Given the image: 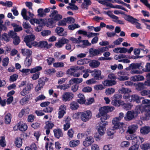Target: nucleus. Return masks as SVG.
Listing matches in <instances>:
<instances>
[{
    "label": "nucleus",
    "mask_w": 150,
    "mask_h": 150,
    "mask_svg": "<svg viewBox=\"0 0 150 150\" xmlns=\"http://www.w3.org/2000/svg\"><path fill=\"white\" fill-rule=\"evenodd\" d=\"M138 128V126L137 125H132L128 127L127 132L130 134H132L136 132Z\"/></svg>",
    "instance_id": "obj_22"
},
{
    "label": "nucleus",
    "mask_w": 150,
    "mask_h": 150,
    "mask_svg": "<svg viewBox=\"0 0 150 150\" xmlns=\"http://www.w3.org/2000/svg\"><path fill=\"white\" fill-rule=\"evenodd\" d=\"M101 71L98 69H95L91 71V76L96 80L101 79L103 78V76L101 75Z\"/></svg>",
    "instance_id": "obj_9"
},
{
    "label": "nucleus",
    "mask_w": 150,
    "mask_h": 150,
    "mask_svg": "<svg viewBox=\"0 0 150 150\" xmlns=\"http://www.w3.org/2000/svg\"><path fill=\"white\" fill-rule=\"evenodd\" d=\"M69 42V40L67 39H59L57 42H56L55 46L57 48H61L64 45V44L67 43Z\"/></svg>",
    "instance_id": "obj_15"
},
{
    "label": "nucleus",
    "mask_w": 150,
    "mask_h": 150,
    "mask_svg": "<svg viewBox=\"0 0 150 150\" xmlns=\"http://www.w3.org/2000/svg\"><path fill=\"white\" fill-rule=\"evenodd\" d=\"M124 18L127 21L135 25L137 28L138 29L142 28L141 27V24L138 22L139 20L136 18H134L132 16L128 15H125Z\"/></svg>",
    "instance_id": "obj_5"
},
{
    "label": "nucleus",
    "mask_w": 150,
    "mask_h": 150,
    "mask_svg": "<svg viewBox=\"0 0 150 150\" xmlns=\"http://www.w3.org/2000/svg\"><path fill=\"white\" fill-rule=\"evenodd\" d=\"M70 120V118L69 117H67L65 120L66 124L64 125V130H67L70 127V125L69 122Z\"/></svg>",
    "instance_id": "obj_38"
},
{
    "label": "nucleus",
    "mask_w": 150,
    "mask_h": 150,
    "mask_svg": "<svg viewBox=\"0 0 150 150\" xmlns=\"http://www.w3.org/2000/svg\"><path fill=\"white\" fill-rule=\"evenodd\" d=\"M84 67H81L79 68H70L67 70V73L74 77H79L81 74L79 71H78V70H81Z\"/></svg>",
    "instance_id": "obj_6"
},
{
    "label": "nucleus",
    "mask_w": 150,
    "mask_h": 150,
    "mask_svg": "<svg viewBox=\"0 0 150 150\" xmlns=\"http://www.w3.org/2000/svg\"><path fill=\"white\" fill-rule=\"evenodd\" d=\"M69 39L73 43L79 44L81 42V36H79L77 39L74 38H71Z\"/></svg>",
    "instance_id": "obj_43"
},
{
    "label": "nucleus",
    "mask_w": 150,
    "mask_h": 150,
    "mask_svg": "<svg viewBox=\"0 0 150 150\" xmlns=\"http://www.w3.org/2000/svg\"><path fill=\"white\" fill-rule=\"evenodd\" d=\"M27 10L26 9H23L21 12V14L23 18L26 20H29L30 18L27 15Z\"/></svg>",
    "instance_id": "obj_41"
},
{
    "label": "nucleus",
    "mask_w": 150,
    "mask_h": 150,
    "mask_svg": "<svg viewBox=\"0 0 150 150\" xmlns=\"http://www.w3.org/2000/svg\"><path fill=\"white\" fill-rule=\"evenodd\" d=\"M9 34L12 38H13V43L15 45L19 44L20 42L19 37L17 35L16 33L13 31H10Z\"/></svg>",
    "instance_id": "obj_14"
},
{
    "label": "nucleus",
    "mask_w": 150,
    "mask_h": 150,
    "mask_svg": "<svg viewBox=\"0 0 150 150\" xmlns=\"http://www.w3.org/2000/svg\"><path fill=\"white\" fill-rule=\"evenodd\" d=\"M143 112H144V116L143 117L144 120H149L150 117V109H145Z\"/></svg>",
    "instance_id": "obj_35"
},
{
    "label": "nucleus",
    "mask_w": 150,
    "mask_h": 150,
    "mask_svg": "<svg viewBox=\"0 0 150 150\" xmlns=\"http://www.w3.org/2000/svg\"><path fill=\"white\" fill-rule=\"evenodd\" d=\"M103 84L104 86H110L116 84V81L114 80H105L103 82Z\"/></svg>",
    "instance_id": "obj_25"
},
{
    "label": "nucleus",
    "mask_w": 150,
    "mask_h": 150,
    "mask_svg": "<svg viewBox=\"0 0 150 150\" xmlns=\"http://www.w3.org/2000/svg\"><path fill=\"white\" fill-rule=\"evenodd\" d=\"M42 69V67L38 66L35 67L31 69L30 70V73H35L41 70Z\"/></svg>",
    "instance_id": "obj_52"
},
{
    "label": "nucleus",
    "mask_w": 150,
    "mask_h": 150,
    "mask_svg": "<svg viewBox=\"0 0 150 150\" xmlns=\"http://www.w3.org/2000/svg\"><path fill=\"white\" fill-rule=\"evenodd\" d=\"M100 64L99 62L96 60H93L89 63V66L93 68H96L99 67Z\"/></svg>",
    "instance_id": "obj_24"
},
{
    "label": "nucleus",
    "mask_w": 150,
    "mask_h": 150,
    "mask_svg": "<svg viewBox=\"0 0 150 150\" xmlns=\"http://www.w3.org/2000/svg\"><path fill=\"white\" fill-rule=\"evenodd\" d=\"M138 110H137V112L134 111H129L126 113L125 116L124 117V119L127 121H130L135 119L137 117L138 113Z\"/></svg>",
    "instance_id": "obj_7"
},
{
    "label": "nucleus",
    "mask_w": 150,
    "mask_h": 150,
    "mask_svg": "<svg viewBox=\"0 0 150 150\" xmlns=\"http://www.w3.org/2000/svg\"><path fill=\"white\" fill-rule=\"evenodd\" d=\"M120 120L117 117L114 118L112 120V123L114 125L113 129H117L121 128L124 124L123 122H120Z\"/></svg>",
    "instance_id": "obj_12"
},
{
    "label": "nucleus",
    "mask_w": 150,
    "mask_h": 150,
    "mask_svg": "<svg viewBox=\"0 0 150 150\" xmlns=\"http://www.w3.org/2000/svg\"><path fill=\"white\" fill-rule=\"evenodd\" d=\"M129 145V142L126 141L122 142L120 144V146L122 148H127L128 147Z\"/></svg>",
    "instance_id": "obj_48"
},
{
    "label": "nucleus",
    "mask_w": 150,
    "mask_h": 150,
    "mask_svg": "<svg viewBox=\"0 0 150 150\" xmlns=\"http://www.w3.org/2000/svg\"><path fill=\"white\" fill-rule=\"evenodd\" d=\"M150 86V82L146 81L144 83H139L137 85L136 89L138 91H141L145 88V86Z\"/></svg>",
    "instance_id": "obj_18"
},
{
    "label": "nucleus",
    "mask_w": 150,
    "mask_h": 150,
    "mask_svg": "<svg viewBox=\"0 0 150 150\" xmlns=\"http://www.w3.org/2000/svg\"><path fill=\"white\" fill-rule=\"evenodd\" d=\"M114 109V107L112 106H107L102 107L99 109V112L96 115V117L99 118L101 117V115H103L108 112H111Z\"/></svg>",
    "instance_id": "obj_4"
},
{
    "label": "nucleus",
    "mask_w": 150,
    "mask_h": 150,
    "mask_svg": "<svg viewBox=\"0 0 150 150\" xmlns=\"http://www.w3.org/2000/svg\"><path fill=\"white\" fill-rule=\"evenodd\" d=\"M53 143L51 142L46 143L45 147L46 150H53Z\"/></svg>",
    "instance_id": "obj_51"
},
{
    "label": "nucleus",
    "mask_w": 150,
    "mask_h": 150,
    "mask_svg": "<svg viewBox=\"0 0 150 150\" xmlns=\"http://www.w3.org/2000/svg\"><path fill=\"white\" fill-rule=\"evenodd\" d=\"M16 127H18L19 130L22 131H25L28 128L27 125L25 124H23L21 125H19L17 126H15L13 128V129H15Z\"/></svg>",
    "instance_id": "obj_33"
},
{
    "label": "nucleus",
    "mask_w": 150,
    "mask_h": 150,
    "mask_svg": "<svg viewBox=\"0 0 150 150\" xmlns=\"http://www.w3.org/2000/svg\"><path fill=\"white\" fill-rule=\"evenodd\" d=\"M11 115L10 114L8 113L6 115L5 117V123L7 124L10 123L11 120Z\"/></svg>",
    "instance_id": "obj_42"
},
{
    "label": "nucleus",
    "mask_w": 150,
    "mask_h": 150,
    "mask_svg": "<svg viewBox=\"0 0 150 150\" xmlns=\"http://www.w3.org/2000/svg\"><path fill=\"white\" fill-rule=\"evenodd\" d=\"M21 51L23 55L27 57L30 56L32 53L31 51L27 49H22L21 50Z\"/></svg>",
    "instance_id": "obj_27"
},
{
    "label": "nucleus",
    "mask_w": 150,
    "mask_h": 150,
    "mask_svg": "<svg viewBox=\"0 0 150 150\" xmlns=\"http://www.w3.org/2000/svg\"><path fill=\"white\" fill-rule=\"evenodd\" d=\"M142 98V97H140L136 94L131 95L130 96V102L135 101L137 103H140V100Z\"/></svg>",
    "instance_id": "obj_21"
},
{
    "label": "nucleus",
    "mask_w": 150,
    "mask_h": 150,
    "mask_svg": "<svg viewBox=\"0 0 150 150\" xmlns=\"http://www.w3.org/2000/svg\"><path fill=\"white\" fill-rule=\"evenodd\" d=\"M32 62V59L31 56H28L25 58L24 64L25 66L29 67L30 65Z\"/></svg>",
    "instance_id": "obj_39"
},
{
    "label": "nucleus",
    "mask_w": 150,
    "mask_h": 150,
    "mask_svg": "<svg viewBox=\"0 0 150 150\" xmlns=\"http://www.w3.org/2000/svg\"><path fill=\"white\" fill-rule=\"evenodd\" d=\"M6 145L4 137L3 136L1 137L0 139V146L4 147L6 146Z\"/></svg>",
    "instance_id": "obj_58"
},
{
    "label": "nucleus",
    "mask_w": 150,
    "mask_h": 150,
    "mask_svg": "<svg viewBox=\"0 0 150 150\" xmlns=\"http://www.w3.org/2000/svg\"><path fill=\"white\" fill-rule=\"evenodd\" d=\"M141 66L140 64L137 63H132L128 67L126 68V69H139Z\"/></svg>",
    "instance_id": "obj_34"
},
{
    "label": "nucleus",
    "mask_w": 150,
    "mask_h": 150,
    "mask_svg": "<svg viewBox=\"0 0 150 150\" xmlns=\"http://www.w3.org/2000/svg\"><path fill=\"white\" fill-rule=\"evenodd\" d=\"M74 132V130L72 129L68 130L67 134L69 138H72L73 137Z\"/></svg>",
    "instance_id": "obj_59"
},
{
    "label": "nucleus",
    "mask_w": 150,
    "mask_h": 150,
    "mask_svg": "<svg viewBox=\"0 0 150 150\" xmlns=\"http://www.w3.org/2000/svg\"><path fill=\"white\" fill-rule=\"evenodd\" d=\"M126 55L124 54L116 55L114 56V59L116 60H118L119 62H122L123 59L126 58Z\"/></svg>",
    "instance_id": "obj_28"
},
{
    "label": "nucleus",
    "mask_w": 150,
    "mask_h": 150,
    "mask_svg": "<svg viewBox=\"0 0 150 150\" xmlns=\"http://www.w3.org/2000/svg\"><path fill=\"white\" fill-rule=\"evenodd\" d=\"M55 72V70L53 68L46 69L44 71L45 73L47 75L52 74Z\"/></svg>",
    "instance_id": "obj_46"
},
{
    "label": "nucleus",
    "mask_w": 150,
    "mask_h": 150,
    "mask_svg": "<svg viewBox=\"0 0 150 150\" xmlns=\"http://www.w3.org/2000/svg\"><path fill=\"white\" fill-rule=\"evenodd\" d=\"M92 116V113L89 110H86L81 113V120L84 122L88 121Z\"/></svg>",
    "instance_id": "obj_8"
},
{
    "label": "nucleus",
    "mask_w": 150,
    "mask_h": 150,
    "mask_svg": "<svg viewBox=\"0 0 150 150\" xmlns=\"http://www.w3.org/2000/svg\"><path fill=\"white\" fill-rule=\"evenodd\" d=\"M83 72L84 73V74L83 75V77L84 78H86L88 77L89 76V74H88V73H91V70L89 69H86L83 70Z\"/></svg>",
    "instance_id": "obj_57"
},
{
    "label": "nucleus",
    "mask_w": 150,
    "mask_h": 150,
    "mask_svg": "<svg viewBox=\"0 0 150 150\" xmlns=\"http://www.w3.org/2000/svg\"><path fill=\"white\" fill-rule=\"evenodd\" d=\"M11 25L13 27L14 32H19L22 30L23 28L21 26L16 25L14 23H11Z\"/></svg>",
    "instance_id": "obj_37"
},
{
    "label": "nucleus",
    "mask_w": 150,
    "mask_h": 150,
    "mask_svg": "<svg viewBox=\"0 0 150 150\" xmlns=\"http://www.w3.org/2000/svg\"><path fill=\"white\" fill-rule=\"evenodd\" d=\"M101 121L97 124L96 129L99 134L100 135H103L104 134L106 130L105 126L108 124V122L104 121L103 120L108 119L110 116L106 114L101 115Z\"/></svg>",
    "instance_id": "obj_1"
},
{
    "label": "nucleus",
    "mask_w": 150,
    "mask_h": 150,
    "mask_svg": "<svg viewBox=\"0 0 150 150\" xmlns=\"http://www.w3.org/2000/svg\"><path fill=\"white\" fill-rule=\"evenodd\" d=\"M66 106L64 105H62L59 107L58 113L59 118H61L63 117L66 113Z\"/></svg>",
    "instance_id": "obj_17"
},
{
    "label": "nucleus",
    "mask_w": 150,
    "mask_h": 150,
    "mask_svg": "<svg viewBox=\"0 0 150 150\" xmlns=\"http://www.w3.org/2000/svg\"><path fill=\"white\" fill-rule=\"evenodd\" d=\"M46 125L45 127V129H51L54 126V124L51 122L48 121L45 122Z\"/></svg>",
    "instance_id": "obj_44"
},
{
    "label": "nucleus",
    "mask_w": 150,
    "mask_h": 150,
    "mask_svg": "<svg viewBox=\"0 0 150 150\" xmlns=\"http://www.w3.org/2000/svg\"><path fill=\"white\" fill-rule=\"evenodd\" d=\"M79 99L77 100L78 102L80 104H83L85 102L86 100L84 95L81 93H79L78 95Z\"/></svg>",
    "instance_id": "obj_32"
},
{
    "label": "nucleus",
    "mask_w": 150,
    "mask_h": 150,
    "mask_svg": "<svg viewBox=\"0 0 150 150\" xmlns=\"http://www.w3.org/2000/svg\"><path fill=\"white\" fill-rule=\"evenodd\" d=\"M28 100V98L27 97L25 96L20 100V103L21 105H23L25 104Z\"/></svg>",
    "instance_id": "obj_61"
},
{
    "label": "nucleus",
    "mask_w": 150,
    "mask_h": 150,
    "mask_svg": "<svg viewBox=\"0 0 150 150\" xmlns=\"http://www.w3.org/2000/svg\"><path fill=\"white\" fill-rule=\"evenodd\" d=\"M122 103V101L120 100H112V104L113 105L115 106H119Z\"/></svg>",
    "instance_id": "obj_45"
},
{
    "label": "nucleus",
    "mask_w": 150,
    "mask_h": 150,
    "mask_svg": "<svg viewBox=\"0 0 150 150\" xmlns=\"http://www.w3.org/2000/svg\"><path fill=\"white\" fill-rule=\"evenodd\" d=\"M124 40V39L122 38H119L115 40L113 42V43L115 45H120L121 42Z\"/></svg>",
    "instance_id": "obj_63"
},
{
    "label": "nucleus",
    "mask_w": 150,
    "mask_h": 150,
    "mask_svg": "<svg viewBox=\"0 0 150 150\" xmlns=\"http://www.w3.org/2000/svg\"><path fill=\"white\" fill-rule=\"evenodd\" d=\"M36 45H37L41 47H45L47 48H49L48 46V43L47 42L45 41H42L39 42L38 43L36 42Z\"/></svg>",
    "instance_id": "obj_29"
},
{
    "label": "nucleus",
    "mask_w": 150,
    "mask_h": 150,
    "mask_svg": "<svg viewBox=\"0 0 150 150\" xmlns=\"http://www.w3.org/2000/svg\"><path fill=\"white\" fill-rule=\"evenodd\" d=\"M66 19V22L69 23H73L75 22V20L74 19L71 17H69L67 18H65Z\"/></svg>",
    "instance_id": "obj_64"
},
{
    "label": "nucleus",
    "mask_w": 150,
    "mask_h": 150,
    "mask_svg": "<svg viewBox=\"0 0 150 150\" xmlns=\"http://www.w3.org/2000/svg\"><path fill=\"white\" fill-rule=\"evenodd\" d=\"M80 27V26L79 25L76 24H74L69 25L68 28L69 30H73L75 29L79 28Z\"/></svg>",
    "instance_id": "obj_53"
},
{
    "label": "nucleus",
    "mask_w": 150,
    "mask_h": 150,
    "mask_svg": "<svg viewBox=\"0 0 150 150\" xmlns=\"http://www.w3.org/2000/svg\"><path fill=\"white\" fill-rule=\"evenodd\" d=\"M10 32L7 34L6 33H4L2 35V39L4 40V41H8L10 39V35L9 34Z\"/></svg>",
    "instance_id": "obj_50"
},
{
    "label": "nucleus",
    "mask_w": 150,
    "mask_h": 150,
    "mask_svg": "<svg viewBox=\"0 0 150 150\" xmlns=\"http://www.w3.org/2000/svg\"><path fill=\"white\" fill-rule=\"evenodd\" d=\"M41 33V35L44 37L50 35L51 33V31L48 30H45L42 31Z\"/></svg>",
    "instance_id": "obj_60"
},
{
    "label": "nucleus",
    "mask_w": 150,
    "mask_h": 150,
    "mask_svg": "<svg viewBox=\"0 0 150 150\" xmlns=\"http://www.w3.org/2000/svg\"><path fill=\"white\" fill-rule=\"evenodd\" d=\"M74 96V94L71 92H66L62 96V99L65 101L66 102L71 100Z\"/></svg>",
    "instance_id": "obj_16"
},
{
    "label": "nucleus",
    "mask_w": 150,
    "mask_h": 150,
    "mask_svg": "<svg viewBox=\"0 0 150 150\" xmlns=\"http://www.w3.org/2000/svg\"><path fill=\"white\" fill-rule=\"evenodd\" d=\"M64 65V64L62 62H57L53 64L54 67L56 68L63 67Z\"/></svg>",
    "instance_id": "obj_55"
},
{
    "label": "nucleus",
    "mask_w": 150,
    "mask_h": 150,
    "mask_svg": "<svg viewBox=\"0 0 150 150\" xmlns=\"http://www.w3.org/2000/svg\"><path fill=\"white\" fill-rule=\"evenodd\" d=\"M50 16L55 21H58L61 20L62 18V15L58 14V11L57 10L51 11Z\"/></svg>",
    "instance_id": "obj_13"
},
{
    "label": "nucleus",
    "mask_w": 150,
    "mask_h": 150,
    "mask_svg": "<svg viewBox=\"0 0 150 150\" xmlns=\"http://www.w3.org/2000/svg\"><path fill=\"white\" fill-rule=\"evenodd\" d=\"M133 141L135 144L134 145H138L139 147V145L144 141V138L140 137H137L134 135Z\"/></svg>",
    "instance_id": "obj_19"
},
{
    "label": "nucleus",
    "mask_w": 150,
    "mask_h": 150,
    "mask_svg": "<svg viewBox=\"0 0 150 150\" xmlns=\"http://www.w3.org/2000/svg\"><path fill=\"white\" fill-rule=\"evenodd\" d=\"M94 141V139L92 136L87 137L85 139V141L83 142V145L86 146H90Z\"/></svg>",
    "instance_id": "obj_20"
},
{
    "label": "nucleus",
    "mask_w": 150,
    "mask_h": 150,
    "mask_svg": "<svg viewBox=\"0 0 150 150\" xmlns=\"http://www.w3.org/2000/svg\"><path fill=\"white\" fill-rule=\"evenodd\" d=\"M79 107L78 103L74 101L72 102L70 104V108L73 110L77 109Z\"/></svg>",
    "instance_id": "obj_49"
},
{
    "label": "nucleus",
    "mask_w": 150,
    "mask_h": 150,
    "mask_svg": "<svg viewBox=\"0 0 150 150\" xmlns=\"http://www.w3.org/2000/svg\"><path fill=\"white\" fill-rule=\"evenodd\" d=\"M150 132V127H149L145 126L140 129V132L143 134H147Z\"/></svg>",
    "instance_id": "obj_36"
},
{
    "label": "nucleus",
    "mask_w": 150,
    "mask_h": 150,
    "mask_svg": "<svg viewBox=\"0 0 150 150\" xmlns=\"http://www.w3.org/2000/svg\"><path fill=\"white\" fill-rule=\"evenodd\" d=\"M32 87L33 85L32 84H28L21 92V95L24 96L30 93Z\"/></svg>",
    "instance_id": "obj_11"
},
{
    "label": "nucleus",
    "mask_w": 150,
    "mask_h": 150,
    "mask_svg": "<svg viewBox=\"0 0 150 150\" xmlns=\"http://www.w3.org/2000/svg\"><path fill=\"white\" fill-rule=\"evenodd\" d=\"M91 4L92 2L90 0H83V2L81 5V7L82 8L87 9L88 6Z\"/></svg>",
    "instance_id": "obj_23"
},
{
    "label": "nucleus",
    "mask_w": 150,
    "mask_h": 150,
    "mask_svg": "<svg viewBox=\"0 0 150 150\" xmlns=\"http://www.w3.org/2000/svg\"><path fill=\"white\" fill-rule=\"evenodd\" d=\"M53 132L55 137L57 139H59L60 137L63 136V134L61 129H54Z\"/></svg>",
    "instance_id": "obj_26"
},
{
    "label": "nucleus",
    "mask_w": 150,
    "mask_h": 150,
    "mask_svg": "<svg viewBox=\"0 0 150 150\" xmlns=\"http://www.w3.org/2000/svg\"><path fill=\"white\" fill-rule=\"evenodd\" d=\"M141 149L144 150H147L150 148V144L149 143L143 144L141 145Z\"/></svg>",
    "instance_id": "obj_56"
},
{
    "label": "nucleus",
    "mask_w": 150,
    "mask_h": 150,
    "mask_svg": "<svg viewBox=\"0 0 150 150\" xmlns=\"http://www.w3.org/2000/svg\"><path fill=\"white\" fill-rule=\"evenodd\" d=\"M142 105L136 107V109L138 110V113H140V112H142L145 109H150V100L146 99L143 100L142 101Z\"/></svg>",
    "instance_id": "obj_2"
},
{
    "label": "nucleus",
    "mask_w": 150,
    "mask_h": 150,
    "mask_svg": "<svg viewBox=\"0 0 150 150\" xmlns=\"http://www.w3.org/2000/svg\"><path fill=\"white\" fill-rule=\"evenodd\" d=\"M22 139L20 137H17L16 139L15 144L17 147H21L22 146Z\"/></svg>",
    "instance_id": "obj_47"
},
{
    "label": "nucleus",
    "mask_w": 150,
    "mask_h": 150,
    "mask_svg": "<svg viewBox=\"0 0 150 150\" xmlns=\"http://www.w3.org/2000/svg\"><path fill=\"white\" fill-rule=\"evenodd\" d=\"M114 109V107L112 106H107L102 107L99 109V112L96 115V117L99 118L101 117V115H103L108 112H111Z\"/></svg>",
    "instance_id": "obj_3"
},
{
    "label": "nucleus",
    "mask_w": 150,
    "mask_h": 150,
    "mask_svg": "<svg viewBox=\"0 0 150 150\" xmlns=\"http://www.w3.org/2000/svg\"><path fill=\"white\" fill-rule=\"evenodd\" d=\"M80 144V141L78 140H74L70 141L69 143V145L72 147H74L78 146Z\"/></svg>",
    "instance_id": "obj_30"
},
{
    "label": "nucleus",
    "mask_w": 150,
    "mask_h": 150,
    "mask_svg": "<svg viewBox=\"0 0 150 150\" xmlns=\"http://www.w3.org/2000/svg\"><path fill=\"white\" fill-rule=\"evenodd\" d=\"M38 15L41 17H43L45 16L46 14L45 13L44 10L42 8H39L38 10Z\"/></svg>",
    "instance_id": "obj_62"
},
{
    "label": "nucleus",
    "mask_w": 150,
    "mask_h": 150,
    "mask_svg": "<svg viewBox=\"0 0 150 150\" xmlns=\"http://www.w3.org/2000/svg\"><path fill=\"white\" fill-rule=\"evenodd\" d=\"M115 92V90L112 88H109L107 89L105 91L106 95H108L114 93Z\"/></svg>",
    "instance_id": "obj_54"
},
{
    "label": "nucleus",
    "mask_w": 150,
    "mask_h": 150,
    "mask_svg": "<svg viewBox=\"0 0 150 150\" xmlns=\"http://www.w3.org/2000/svg\"><path fill=\"white\" fill-rule=\"evenodd\" d=\"M118 92L122 94L129 93L131 92V90L129 88L122 87L119 89Z\"/></svg>",
    "instance_id": "obj_31"
},
{
    "label": "nucleus",
    "mask_w": 150,
    "mask_h": 150,
    "mask_svg": "<svg viewBox=\"0 0 150 150\" xmlns=\"http://www.w3.org/2000/svg\"><path fill=\"white\" fill-rule=\"evenodd\" d=\"M35 38V36L33 35H27L24 38V40L26 45L30 48H31L32 47V42Z\"/></svg>",
    "instance_id": "obj_10"
},
{
    "label": "nucleus",
    "mask_w": 150,
    "mask_h": 150,
    "mask_svg": "<svg viewBox=\"0 0 150 150\" xmlns=\"http://www.w3.org/2000/svg\"><path fill=\"white\" fill-rule=\"evenodd\" d=\"M89 52L90 54L93 56H96L99 54L98 49L96 50L90 48L89 50Z\"/></svg>",
    "instance_id": "obj_40"
}]
</instances>
